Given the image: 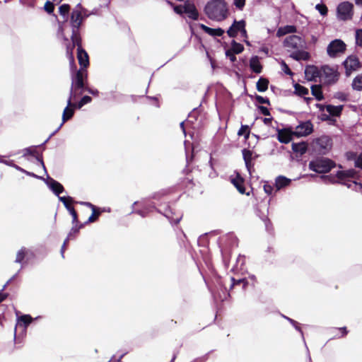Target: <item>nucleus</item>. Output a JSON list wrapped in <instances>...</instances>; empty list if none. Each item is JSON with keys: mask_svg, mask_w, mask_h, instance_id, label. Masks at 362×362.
Returning a JSON list of instances; mask_svg holds the SVG:
<instances>
[{"mask_svg": "<svg viewBox=\"0 0 362 362\" xmlns=\"http://www.w3.org/2000/svg\"><path fill=\"white\" fill-rule=\"evenodd\" d=\"M284 46L290 52V57L296 61H307L310 53L305 51L306 42L302 37L293 35L285 38Z\"/></svg>", "mask_w": 362, "mask_h": 362, "instance_id": "obj_1", "label": "nucleus"}, {"mask_svg": "<svg viewBox=\"0 0 362 362\" xmlns=\"http://www.w3.org/2000/svg\"><path fill=\"white\" fill-rule=\"evenodd\" d=\"M204 13L209 19L221 22L229 15L228 6L225 0H211L205 5Z\"/></svg>", "mask_w": 362, "mask_h": 362, "instance_id": "obj_2", "label": "nucleus"}, {"mask_svg": "<svg viewBox=\"0 0 362 362\" xmlns=\"http://www.w3.org/2000/svg\"><path fill=\"white\" fill-rule=\"evenodd\" d=\"M72 45H69L66 47V54L69 59V63L71 69L73 71L74 69H76V64L74 62V58L73 55V52L74 47H77V58L78 60V63L81 66V69H85L89 65V59L88 53L85 49H83L81 45V37H78L75 39H71Z\"/></svg>", "mask_w": 362, "mask_h": 362, "instance_id": "obj_3", "label": "nucleus"}, {"mask_svg": "<svg viewBox=\"0 0 362 362\" xmlns=\"http://www.w3.org/2000/svg\"><path fill=\"white\" fill-rule=\"evenodd\" d=\"M87 78L86 70L80 69L75 74L71 75V86L69 91L71 98H76L78 95H81L83 90L86 87L84 80Z\"/></svg>", "mask_w": 362, "mask_h": 362, "instance_id": "obj_4", "label": "nucleus"}, {"mask_svg": "<svg viewBox=\"0 0 362 362\" xmlns=\"http://www.w3.org/2000/svg\"><path fill=\"white\" fill-rule=\"evenodd\" d=\"M309 169L317 173H327L334 167V162L327 158H318L309 163Z\"/></svg>", "mask_w": 362, "mask_h": 362, "instance_id": "obj_5", "label": "nucleus"}, {"mask_svg": "<svg viewBox=\"0 0 362 362\" xmlns=\"http://www.w3.org/2000/svg\"><path fill=\"white\" fill-rule=\"evenodd\" d=\"M74 99L75 98H71V95L69 96L66 107L64 108L62 114V122L59 126V127L54 132H52L50 134V136L45 140L44 144L47 143L49 141V139L60 129V128L62 127L64 122L70 119L74 116V110L76 108V103H72V100Z\"/></svg>", "mask_w": 362, "mask_h": 362, "instance_id": "obj_6", "label": "nucleus"}, {"mask_svg": "<svg viewBox=\"0 0 362 362\" xmlns=\"http://www.w3.org/2000/svg\"><path fill=\"white\" fill-rule=\"evenodd\" d=\"M354 5L349 1L340 3L337 7V17L339 21H346L353 17Z\"/></svg>", "mask_w": 362, "mask_h": 362, "instance_id": "obj_7", "label": "nucleus"}, {"mask_svg": "<svg viewBox=\"0 0 362 362\" xmlns=\"http://www.w3.org/2000/svg\"><path fill=\"white\" fill-rule=\"evenodd\" d=\"M83 20L84 17H83L82 13L81 11H78L77 10L72 11L70 20V23L72 28V34L71 37V39L81 37L79 28Z\"/></svg>", "mask_w": 362, "mask_h": 362, "instance_id": "obj_8", "label": "nucleus"}, {"mask_svg": "<svg viewBox=\"0 0 362 362\" xmlns=\"http://www.w3.org/2000/svg\"><path fill=\"white\" fill-rule=\"evenodd\" d=\"M315 148L320 154H327L332 147V139L329 136L322 135L314 141Z\"/></svg>", "mask_w": 362, "mask_h": 362, "instance_id": "obj_9", "label": "nucleus"}, {"mask_svg": "<svg viewBox=\"0 0 362 362\" xmlns=\"http://www.w3.org/2000/svg\"><path fill=\"white\" fill-rule=\"evenodd\" d=\"M346 44L339 39H335L329 42L327 47V54L330 57H336L346 50Z\"/></svg>", "mask_w": 362, "mask_h": 362, "instance_id": "obj_10", "label": "nucleus"}, {"mask_svg": "<svg viewBox=\"0 0 362 362\" xmlns=\"http://www.w3.org/2000/svg\"><path fill=\"white\" fill-rule=\"evenodd\" d=\"M313 131V125L310 121H305L299 124L293 132V134L298 137L306 136L310 134Z\"/></svg>", "mask_w": 362, "mask_h": 362, "instance_id": "obj_11", "label": "nucleus"}, {"mask_svg": "<svg viewBox=\"0 0 362 362\" xmlns=\"http://www.w3.org/2000/svg\"><path fill=\"white\" fill-rule=\"evenodd\" d=\"M269 202V201L268 202ZM269 203L260 204L257 209V215L260 218V219L264 223L266 229L267 230H269V226L271 225V222L268 218L269 214Z\"/></svg>", "mask_w": 362, "mask_h": 362, "instance_id": "obj_12", "label": "nucleus"}, {"mask_svg": "<svg viewBox=\"0 0 362 362\" xmlns=\"http://www.w3.org/2000/svg\"><path fill=\"white\" fill-rule=\"evenodd\" d=\"M49 189L57 197L64 191L63 185L50 177L43 180Z\"/></svg>", "mask_w": 362, "mask_h": 362, "instance_id": "obj_13", "label": "nucleus"}, {"mask_svg": "<svg viewBox=\"0 0 362 362\" xmlns=\"http://www.w3.org/2000/svg\"><path fill=\"white\" fill-rule=\"evenodd\" d=\"M343 64L346 69V76H349L352 71L357 70L359 67L358 58L353 56L347 57Z\"/></svg>", "mask_w": 362, "mask_h": 362, "instance_id": "obj_14", "label": "nucleus"}, {"mask_svg": "<svg viewBox=\"0 0 362 362\" xmlns=\"http://www.w3.org/2000/svg\"><path fill=\"white\" fill-rule=\"evenodd\" d=\"M343 105H326V111L329 113V115L322 114V120H328L329 119V115L333 117H339L341 114Z\"/></svg>", "mask_w": 362, "mask_h": 362, "instance_id": "obj_15", "label": "nucleus"}, {"mask_svg": "<svg viewBox=\"0 0 362 362\" xmlns=\"http://www.w3.org/2000/svg\"><path fill=\"white\" fill-rule=\"evenodd\" d=\"M183 8L185 13L187 14L189 18L196 21L199 18V13L195 5L190 1L187 0L185 1L183 4Z\"/></svg>", "mask_w": 362, "mask_h": 362, "instance_id": "obj_16", "label": "nucleus"}, {"mask_svg": "<svg viewBox=\"0 0 362 362\" xmlns=\"http://www.w3.org/2000/svg\"><path fill=\"white\" fill-rule=\"evenodd\" d=\"M322 69L327 83H334L338 80L339 74L334 68H332L329 66H324Z\"/></svg>", "mask_w": 362, "mask_h": 362, "instance_id": "obj_17", "label": "nucleus"}, {"mask_svg": "<svg viewBox=\"0 0 362 362\" xmlns=\"http://www.w3.org/2000/svg\"><path fill=\"white\" fill-rule=\"evenodd\" d=\"M304 73L305 78L309 81H316V78L320 76V72L318 68L314 65H307Z\"/></svg>", "mask_w": 362, "mask_h": 362, "instance_id": "obj_18", "label": "nucleus"}, {"mask_svg": "<svg viewBox=\"0 0 362 362\" xmlns=\"http://www.w3.org/2000/svg\"><path fill=\"white\" fill-rule=\"evenodd\" d=\"M246 25L244 20L236 21L234 20L232 25L227 30V34L230 37H235L238 33L241 30L243 25Z\"/></svg>", "mask_w": 362, "mask_h": 362, "instance_id": "obj_19", "label": "nucleus"}, {"mask_svg": "<svg viewBox=\"0 0 362 362\" xmlns=\"http://www.w3.org/2000/svg\"><path fill=\"white\" fill-rule=\"evenodd\" d=\"M230 181L240 194H244L246 193L244 187V180L239 173H236L235 177L231 176Z\"/></svg>", "mask_w": 362, "mask_h": 362, "instance_id": "obj_20", "label": "nucleus"}, {"mask_svg": "<svg viewBox=\"0 0 362 362\" xmlns=\"http://www.w3.org/2000/svg\"><path fill=\"white\" fill-rule=\"evenodd\" d=\"M199 27L204 32L212 37H221L224 34V30L221 28H211L204 24H200Z\"/></svg>", "mask_w": 362, "mask_h": 362, "instance_id": "obj_21", "label": "nucleus"}, {"mask_svg": "<svg viewBox=\"0 0 362 362\" xmlns=\"http://www.w3.org/2000/svg\"><path fill=\"white\" fill-rule=\"evenodd\" d=\"M291 182V180L285 176L279 175L275 180L274 187L276 192L284 187L288 186Z\"/></svg>", "mask_w": 362, "mask_h": 362, "instance_id": "obj_22", "label": "nucleus"}, {"mask_svg": "<svg viewBox=\"0 0 362 362\" xmlns=\"http://www.w3.org/2000/svg\"><path fill=\"white\" fill-rule=\"evenodd\" d=\"M158 211L159 213L163 214V216H165L172 224H177L182 219L181 215L177 216L176 218H174L173 216L174 213L173 212V210L170 209V207L168 206L165 208L164 212H162L160 209H158Z\"/></svg>", "mask_w": 362, "mask_h": 362, "instance_id": "obj_23", "label": "nucleus"}, {"mask_svg": "<svg viewBox=\"0 0 362 362\" xmlns=\"http://www.w3.org/2000/svg\"><path fill=\"white\" fill-rule=\"evenodd\" d=\"M40 316H37L35 320L40 318ZM34 320L30 315H22L18 317L17 325L19 327H23L24 329H26L29 325Z\"/></svg>", "mask_w": 362, "mask_h": 362, "instance_id": "obj_24", "label": "nucleus"}, {"mask_svg": "<svg viewBox=\"0 0 362 362\" xmlns=\"http://www.w3.org/2000/svg\"><path fill=\"white\" fill-rule=\"evenodd\" d=\"M291 146L293 151L300 155L305 153L308 149V144L304 141L298 143L293 142Z\"/></svg>", "mask_w": 362, "mask_h": 362, "instance_id": "obj_25", "label": "nucleus"}, {"mask_svg": "<svg viewBox=\"0 0 362 362\" xmlns=\"http://www.w3.org/2000/svg\"><path fill=\"white\" fill-rule=\"evenodd\" d=\"M296 32V27L295 25H285L278 28L276 36L280 37L286 34L294 33Z\"/></svg>", "mask_w": 362, "mask_h": 362, "instance_id": "obj_26", "label": "nucleus"}, {"mask_svg": "<svg viewBox=\"0 0 362 362\" xmlns=\"http://www.w3.org/2000/svg\"><path fill=\"white\" fill-rule=\"evenodd\" d=\"M277 139L282 144H288L291 141L292 135L284 129H280L278 130Z\"/></svg>", "mask_w": 362, "mask_h": 362, "instance_id": "obj_27", "label": "nucleus"}, {"mask_svg": "<svg viewBox=\"0 0 362 362\" xmlns=\"http://www.w3.org/2000/svg\"><path fill=\"white\" fill-rule=\"evenodd\" d=\"M242 153L245 166L247 170L250 172V168L252 166L251 161L252 159V152L249 149L244 148L242 151Z\"/></svg>", "mask_w": 362, "mask_h": 362, "instance_id": "obj_28", "label": "nucleus"}, {"mask_svg": "<svg viewBox=\"0 0 362 362\" xmlns=\"http://www.w3.org/2000/svg\"><path fill=\"white\" fill-rule=\"evenodd\" d=\"M30 250L25 247H22L16 253V257L15 259V262L18 264H21V268H23V261L25 258V256L28 254Z\"/></svg>", "mask_w": 362, "mask_h": 362, "instance_id": "obj_29", "label": "nucleus"}, {"mask_svg": "<svg viewBox=\"0 0 362 362\" xmlns=\"http://www.w3.org/2000/svg\"><path fill=\"white\" fill-rule=\"evenodd\" d=\"M250 66L251 69L257 74H259L262 71V67L259 63V58L257 56L252 57L250 60Z\"/></svg>", "mask_w": 362, "mask_h": 362, "instance_id": "obj_30", "label": "nucleus"}, {"mask_svg": "<svg viewBox=\"0 0 362 362\" xmlns=\"http://www.w3.org/2000/svg\"><path fill=\"white\" fill-rule=\"evenodd\" d=\"M336 176L341 180H344L346 177H354L355 176V170L350 169L348 170L337 171Z\"/></svg>", "mask_w": 362, "mask_h": 362, "instance_id": "obj_31", "label": "nucleus"}, {"mask_svg": "<svg viewBox=\"0 0 362 362\" xmlns=\"http://www.w3.org/2000/svg\"><path fill=\"white\" fill-rule=\"evenodd\" d=\"M230 280L232 282L230 287V289L235 286L242 285L243 289L245 290L248 285V281L245 278L235 279L234 277H231Z\"/></svg>", "mask_w": 362, "mask_h": 362, "instance_id": "obj_32", "label": "nucleus"}, {"mask_svg": "<svg viewBox=\"0 0 362 362\" xmlns=\"http://www.w3.org/2000/svg\"><path fill=\"white\" fill-rule=\"evenodd\" d=\"M269 81L263 77H261L257 82V89L259 92H264L267 90Z\"/></svg>", "mask_w": 362, "mask_h": 362, "instance_id": "obj_33", "label": "nucleus"}, {"mask_svg": "<svg viewBox=\"0 0 362 362\" xmlns=\"http://www.w3.org/2000/svg\"><path fill=\"white\" fill-rule=\"evenodd\" d=\"M142 208L143 209H137V210H132V211L130 212V214H136L138 215H139L140 216L144 218L147 216V214L150 211V208H155V206L154 205H152V206H146L145 204H142Z\"/></svg>", "mask_w": 362, "mask_h": 362, "instance_id": "obj_34", "label": "nucleus"}, {"mask_svg": "<svg viewBox=\"0 0 362 362\" xmlns=\"http://www.w3.org/2000/svg\"><path fill=\"white\" fill-rule=\"evenodd\" d=\"M311 93L314 95L317 100L320 101L324 98L321 87L320 86H311Z\"/></svg>", "mask_w": 362, "mask_h": 362, "instance_id": "obj_35", "label": "nucleus"}, {"mask_svg": "<svg viewBox=\"0 0 362 362\" xmlns=\"http://www.w3.org/2000/svg\"><path fill=\"white\" fill-rule=\"evenodd\" d=\"M294 92L299 96H305L308 95L309 90L307 88L301 86L300 84L296 83L294 85Z\"/></svg>", "mask_w": 362, "mask_h": 362, "instance_id": "obj_36", "label": "nucleus"}, {"mask_svg": "<svg viewBox=\"0 0 362 362\" xmlns=\"http://www.w3.org/2000/svg\"><path fill=\"white\" fill-rule=\"evenodd\" d=\"M69 10L70 6L67 4H64L59 8V14L63 17L64 21H66L68 19Z\"/></svg>", "mask_w": 362, "mask_h": 362, "instance_id": "obj_37", "label": "nucleus"}, {"mask_svg": "<svg viewBox=\"0 0 362 362\" xmlns=\"http://www.w3.org/2000/svg\"><path fill=\"white\" fill-rule=\"evenodd\" d=\"M352 87L354 90H362V74L354 78L352 82Z\"/></svg>", "mask_w": 362, "mask_h": 362, "instance_id": "obj_38", "label": "nucleus"}, {"mask_svg": "<svg viewBox=\"0 0 362 362\" xmlns=\"http://www.w3.org/2000/svg\"><path fill=\"white\" fill-rule=\"evenodd\" d=\"M244 49L243 45L240 43H238L235 42V40H233L231 42V50L235 54H240L241 53Z\"/></svg>", "mask_w": 362, "mask_h": 362, "instance_id": "obj_39", "label": "nucleus"}, {"mask_svg": "<svg viewBox=\"0 0 362 362\" xmlns=\"http://www.w3.org/2000/svg\"><path fill=\"white\" fill-rule=\"evenodd\" d=\"M282 317H283L284 318H285L286 320H288V322H290V323H291V324L294 327V328H295L298 332H299L300 333V334H301V336H302L303 339V340H305V339H304V337H303V331H302L301 328L300 327L298 322H296V321H295L294 320H293V319H291V318L288 317H286V316L284 315H282Z\"/></svg>", "mask_w": 362, "mask_h": 362, "instance_id": "obj_40", "label": "nucleus"}, {"mask_svg": "<svg viewBox=\"0 0 362 362\" xmlns=\"http://www.w3.org/2000/svg\"><path fill=\"white\" fill-rule=\"evenodd\" d=\"M14 168L16 170L20 171V172H22V173H25V175H27L28 176H30V177H35V178H37V179H40V180H44V178L42 177L37 175H35L33 173L27 171L25 169L22 168L21 167H20V166H18L17 165H16V166H14Z\"/></svg>", "mask_w": 362, "mask_h": 362, "instance_id": "obj_41", "label": "nucleus"}, {"mask_svg": "<svg viewBox=\"0 0 362 362\" xmlns=\"http://www.w3.org/2000/svg\"><path fill=\"white\" fill-rule=\"evenodd\" d=\"M92 101L91 97L88 95H84L80 101L76 104V108L81 109L83 105L88 104Z\"/></svg>", "mask_w": 362, "mask_h": 362, "instance_id": "obj_42", "label": "nucleus"}, {"mask_svg": "<svg viewBox=\"0 0 362 362\" xmlns=\"http://www.w3.org/2000/svg\"><path fill=\"white\" fill-rule=\"evenodd\" d=\"M238 134L239 136L245 135V138L247 139L250 136L249 126L242 125L240 129L238 130Z\"/></svg>", "mask_w": 362, "mask_h": 362, "instance_id": "obj_43", "label": "nucleus"}, {"mask_svg": "<svg viewBox=\"0 0 362 362\" xmlns=\"http://www.w3.org/2000/svg\"><path fill=\"white\" fill-rule=\"evenodd\" d=\"M83 227V224H73L69 234L68 238H71L73 234L78 233L79 230Z\"/></svg>", "mask_w": 362, "mask_h": 362, "instance_id": "obj_44", "label": "nucleus"}, {"mask_svg": "<svg viewBox=\"0 0 362 362\" xmlns=\"http://www.w3.org/2000/svg\"><path fill=\"white\" fill-rule=\"evenodd\" d=\"M315 8L323 16H325L327 14V11H328L327 7L324 4H318L315 6Z\"/></svg>", "mask_w": 362, "mask_h": 362, "instance_id": "obj_45", "label": "nucleus"}, {"mask_svg": "<svg viewBox=\"0 0 362 362\" xmlns=\"http://www.w3.org/2000/svg\"><path fill=\"white\" fill-rule=\"evenodd\" d=\"M263 188L265 193L267 194L268 195L272 194L274 191V185L269 183L268 182H266L264 183Z\"/></svg>", "mask_w": 362, "mask_h": 362, "instance_id": "obj_46", "label": "nucleus"}, {"mask_svg": "<svg viewBox=\"0 0 362 362\" xmlns=\"http://www.w3.org/2000/svg\"><path fill=\"white\" fill-rule=\"evenodd\" d=\"M356 42L358 46L362 47V29L356 31Z\"/></svg>", "mask_w": 362, "mask_h": 362, "instance_id": "obj_47", "label": "nucleus"}, {"mask_svg": "<svg viewBox=\"0 0 362 362\" xmlns=\"http://www.w3.org/2000/svg\"><path fill=\"white\" fill-rule=\"evenodd\" d=\"M45 10L49 13H52L54 9V5L49 1H47L44 6Z\"/></svg>", "mask_w": 362, "mask_h": 362, "instance_id": "obj_48", "label": "nucleus"}, {"mask_svg": "<svg viewBox=\"0 0 362 362\" xmlns=\"http://www.w3.org/2000/svg\"><path fill=\"white\" fill-rule=\"evenodd\" d=\"M0 163H4L6 165L11 166L14 168V166H16V165L14 163L13 160H6L4 158V156H0Z\"/></svg>", "mask_w": 362, "mask_h": 362, "instance_id": "obj_49", "label": "nucleus"}, {"mask_svg": "<svg viewBox=\"0 0 362 362\" xmlns=\"http://www.w3.org/2000/svg\"><path fill=\"white\" fill-rule=\"evenodd\" d=\"M100 213L101 212L100 211H97V209L95 210V212L93 211L91 216L88 218V221H86V223H93L95 221L98 217L100 216Z\"/></svg>", "mask_w": 362, "mask_h": 362, "instance_id": "obj_50", "label": "nucleus"}, {"mask_svg": "<svg viewBox=\"0 0 362 362\" xmlns=\"http://www.w3.org/2000/svg\"><path fill=\"white\" fill-rule=\"evenodd\" d=\"M255 100L259 103L270 105L269 100L267 98H264V97H262L261 95H256Z\"/></svg>", "mask_w": 362, "mask_h": 362, "instance_id": "obj_51", "label": "nucleus"}, {"mask_svg": "<svg viewBox=\"0 0 362 362\" xmlns=\"http://www.w3.org/2000/svg\"><path fill=\"white\" fill-rule=\"evenodd\" d=\"M233 4L238 10L242 11L245 5V0H234Z\"/></svg>", "mask_w": 362, "mask_h": 362, "instance_id": "obj_52", "label": "nucleus"}, {"mask_svg": "<svg viewBox=\"0 0 362 362\" xmlns=\"http://www.w3.org/2000/svg\"><path fill=\"white\" fill-rule=\"evenodd\" d=\"M245 26H246V25H244L242 26L241 30L240 31V33L241 37L243 38H244V41L246 42V44L250 45V42L246 40V39L247 38V30L245 29Z\"/></svg>", "mask_w": 362, "mask_h": 362, "instance_id": "obj_53", "label": "nucleus"}, {"mask_svg": "<svg viewBox=\"0 0 362 362\" xmlns=\"http://www.w3.org/2000/svg\"><path fill=\"white\" fill-rule=\"evenodd\" d=\"M70 215L72 216V224H78V214L75 209H72Z\"/></svg>", "mask_w": 362, "mask_h": 362, "instance_id": "obj_54", "label": "nucleus"}, {"mask_svg": "<svg viewBox=\"0 0 362 362\" xmlns=\"http://www.w3.org/2000/svg\"><path fill=\"white\" fill-rule=\"evenodd\" d=\"M211 351H209L208 353H206V354H204V356H201V357H199V358H195L193 361L192 362H206L208 358H209V356L210 354Z\"/></svg>", "mask_w": 362, "mask_h": 362, "instance_id": "obj_55", "label": "nucleus"}, {"mask_svg": "<svg viewBox=\"0 0 362 362\" xmlns=\"http://www.w3.org/2000/svg\"><path fill=\"white\" fill-rule=\"evenodd\" d=\"M281 66H282V70L284 71L285 74H288V75H292L293 73L292 71H291L290 68L288 67V66L286 64L285 62L282 61L281 62Z\"/></svg>", "mask_w": 362, "mask_h": 362, "instance_id": "obj_56", "label": "nucleus"}, {"mask_svg": "<svg viewBox=\"0 0 362 362\" xmlns=\"http://www.w3.org/2000/svg\"><path fill=\"white\" fill-rule=\"evenodd\" d=\"M58 198H59V201L63 203L64 205H65V204L68 203V202H74V199L71 197H60L59 195Z\"/></svg>", "mask_w": 362, "mask_h": 362, "instance_id": "obj_57", "label": "nucleus"}, {"mask_svg": "<svg viewBox=\"0 0 362 362\" xmlns=\"http://www.w3.org/2000/svg\"><path fill=\"white\" fill-rule=\"evenodd\" d=\"M258 109L261 112V113L265 116L270 115V112L269 109L264 106L259 105L258 106Z\"/></svg>", "mask_w": 362, "mask_h": 362, "instance_id": "obj_58", "label": "nucleus"}, {"mask_svg": "<svg viewBox=\"0 0 362 362\" xmlns=\"http://www.w3.org/2000/svg\"><path fill=\"white\" fill-rule=\"evenodd\" d=\"M83 90L87 91L88 93L94 96H98L99 95V91L97 89H92L88 86H86Z\"/></svg>", "mask_w": 362, "mask_h": 362, "instance_id": "obj_59", "label": "nucleus"}, {"mask_svg": "<svg viewBox=\"0 0 362 362\" xmlns=\"http://www.w3.org/2000/svg\"><path fill=\"white\" fill-rule=\"evenodd\" d=\"M78 204H81V205H83V206H86L89 208L91 209V210L93 211V212H95V210L97 209L95 206L93 205V204L90 203V202H78Z\"/></svg>", "mask_w": 362, "mask_h": 362, "instance_id": "obj_60", "label": "nucleus"}, {"mask_svg": "<svg viewBox=\"0 0 362 362\" xmlns=\"http://www.w3.org/2000/svg\"><path fill=\"white\" fill-rule=\"evenodd\" d=\"M226 55L230 58L231 62H235L236 60V57L235 56V53H233L231 50L228 49L226 52Z\"/></svg>", "mask_w": 362, "mask_h": 362, "instance_id": "obj_61", "label": "nucleus"}, {"mask_svg": "<svg viewBox=\"0 0 362 362\" xmlns=\"http://www.w3.org/2000/svg\"><path fill=\"white\" fill-rule=\"evenodd\" d=\"M173 9H174V11L179 15H181L185 13L183 6H182V5L175 6Z\"/></svg>", "mask_w": 362, "mask_h": 362, "instance_id": "obj_62", "label": "nucleus"}, {"mask_svg": "<svg viewBox=\"0 0 362 362\" xmlns=\"http://www.w3.org/2000/svg\"><path fill=\"white\" fill-rule=\"evenodd\" d=\"M35 153V151L31 147L26 148L24 149V154L23 156H26L27 155H34Z\"/></svg>", "mask_w": 362, "mask_h": 362, "instance_id": "obj_63", "label": "nucleus"}, {"mask_svg": "<svg viewBox=\"0 0 362 362\" xmlns=\"http://www.w3.org/2000/svg\"><path fill=\"white\" fill-rule=\"evenodd\" d=\"M355 166L362 169V157L361 156L355 160Z\"/></svg>", "mask_w": 362, "mask_h": 362, "instance_id": "obj_64", "label": "nucleus"}]
</instances>
